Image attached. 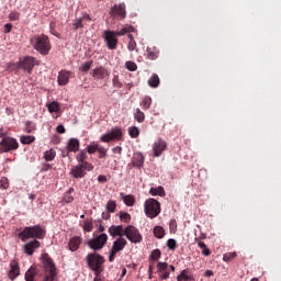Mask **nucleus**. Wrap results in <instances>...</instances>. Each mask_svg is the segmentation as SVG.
Listing matches in <instances>:
<instances>
[{
	"mask_svg": "<svg viewBox=\"0 0 281 281\" xmlns=\"http://www.w3.org/2000/svg\"><path fill=\"white\" fill-rule=\"evenodd\" d=\"M167 247H177V240L175 239H169L167 241Z\"/></svg>",
	"mask_w": 281,
	"mask_h": 281,
	"instance_id": "nucleus-61",
	"label": "nucleus"
},
{
	"mask_svg": "<svg viewBox=\"0 0 281 281\" xmlns=\"http://www.w3.org/2000/svg\"><path fill=\"white\" fill-rule=\"evenodd\" d=\"M71 244H72L74 247H80V245L82 244V238H80L78 236L74 237L71 239Z\"/></svg>",
	"mask_w": 281,
	"mask_h": 281,
	"instance_id": "nucleus-52",
	"label": "nucleus"
},
{
	"mask_svg": "<svg viewBox=\"0 0 281 281\" xmlns=\"http://www.w3.org/2000/svg\"><path fill=\"white\" fill-rule=\"evenodd\" d=\"M109 234L110 236H112L113 238H119L114 241L112 247H126L127 241L126 238H124V226L122 225H112L109 228Z\"/></svg>",
	"mask_w": 281,
	"mask_h": 281,
	"instance_id": "nucleus-6",
	"label": "nucleus"
},
{
	"mask_svg": "<svg viewBox=\"0 0 281 281\" xmlns=\"http://www.w3.org/2000/svg\"><path fill=\"white\" fill-rule=\"evenodd\" d=\"M149 258L150 260H157L158 258H161V250L159 249L153 250Z\"/></svg>",
	"mask_w": 281,
	"mask_h": 281,
	"instance_id": "nucleus-46",
	"label": "nucleus"
},
{
	"mask_svg": "<svg viewBox=\"0 0 281 281\" xmlns=\"http://www.w3.org/2000/svg\"><path fill=\"white\" fill-rule=\"evenodd\" d=\"M46 234L47 231L41 225L26 226L19 233L18 238L25 243L24 247H41V240Z\"/></svg>",
	"mask_w": 281,
	"mask_h": 281,
	"instance_id": "nucleus-1",
	"label": "nucleus"
},
{
	"mask_svg": "<svg viewBox=\"0 0 281 281\" xmlns=\"http://www.w3.org/2000/svg\"><path fill=\"white\" fill-rule=\"evenodd\" d=\"M117 36L115 31H104V41L108 45V49H117Z\"/></svg>",
	"mask_w": 281,
	"mask_h": 281,
	"instance_id": "nucleus-12",
	"label": "nucleus"
},
{
	"mask_svg": "<svg viewBox=\"0 0 281 281\" xmlns=\"http://www.w3.org/2000/svg\"><path fill=\"white\" fill-rule=\"evenodd\" d=\"M115 139H122V130L120 127H113L110 132H106L100 137V142L104 144L115 142Z\"/></svg>",
	"mask_w": 281,
	"mask_h": 281,
	"instance_id": "nucleus-11",
	"label": "nucleus"
},
{
	"mask_svg": "<svg viewBox=\"0 0 281 281\" xmlns=\"http://www.w3.org/2000/svg\"><path fill=\"white\" fill-rule=\"evenodd\" d=\"M76 159L78 164H88L85 159H87V150H81L79 154L76 156Z\"/></svg>",
	"mask_w": 281,
	"mask_h": 281,
	"instance_id": "nucleus-36",
	"label": "nucleus"
},
{
	"mask_svg": "<svg viewBox=\"0 0 281 281\" xmlns=\"http://www.w3.org/2000/svg\"><path fill=\"white\" fill-rule=\"evenodd\" d=\"M144 159L143 153H135L132 157V166L134 168H142L144 166Z\"/></svg>",
	"mask_w": 281,
	"mask_h": 281,
	"instance_id": "nucleus-16",
	"label": "nucleus"
},
{
	"mask_svg": "<svg viewBox=\"0 0 281 281\" xmlns=\"http://www.w3.org/2000/svg\"><path fill=\"white\" fill-rule=\"evenodd\" d=\"M122 249H124V247H113L111 249L110 256H109L110 262H113V260H115V255L117 254V251H122Z\"/></svg>",
	"mask_w": 281,
	"mask_h": 281,
	"instance_id": "nucleus-39",
	"label": "nucleus"
},
{
	"mask_svg": "<svg viewBox=\"0 0 281 281\" xmlns=\"http://www.w3.org/2000/svg\"><path fill=\"white\" fill-rule=\"evenodd\" d=\"M120 221H122L123 223H131V214H128L126 212H121Z\"/></svg>",
	"mask_w": 281,
	"mask_h": 281,
	"instance_id": "nucleus-42",
	"label": "nucleus"
},
{
	"mask_svg": "<svg viewBox=\"0 0 281 281\" xmlns=\"http://www.w3.org/2000/svg\"><path fill=\"white\" fill-rule=\"evenodd\" d=\"M85 21H91V16L87 13H85L81 18H78L75 20V23L72 24L75 30H79V27H83Z\"/></svg>",
	"mask_w": 281,
	"mask_h": 281,
	"instance_id": "nucleus-19",
	"label": "nucleus"
},
{
	"mask_svg": "<svg viewBox=\"0 0 281 281\" xmlns=\"http://www.w3.org/2000/svg\"><path fill=\"white\" fill-rule=\"evenodd\" d=\"M11 150H19V140H16V138L5 136L0 142V153H11Z\"/></svg>",
	"mask_w": 281,
	"mask_h": 281,
	"instance_id": "nucleus-7",
	"label": "nucleus"
},
{
	"mask_svg": "<svg viewBox=\"0 0 281 281\" xmlns=\"http://www.w3.org/2000/svg\"><path fill=\"white\" fill-rule=\"evenodd\" d=\"M9 186L10 184L8 183V178H2L0 180V188H3V190H8Z\"/></svg>",
	"mask_w": 281,
	"mask_h": 281,
	"instance_id": "nucleus-55",
	"label": "nucleus"
},
{
	"mask_svg": "<svg viewBox=\"0 0 281 281\" xmlns=\"http://www.w3.org/2000/svg\"><path fill=\"white\" fill-rule=\"evenodd\" d=\"M128 135L134 139L139 137V128L137 126H133L128 128Z\"/></svg>",
	"mask_w": 281,
	"mask_h": 281,
	"instance_id": "nucleus-40",
	"label": "nucleus"
},
{
	"mask_svg": "<svg viewBox=\"0 0 281 281\" xmlns=\"http://www.w3.org/2000/svg\"><path fill=\"white\" fill-rule=\"evenodd\" d=\"M69 194H71V189H68L67 194L64 196L65 203H71V196Z\"/></svg>",
	"mask_w": 281,
	"mask_h": 281,
	"instance_id": "nucleus-56",
	"label": "nucleus"
},
{
	"mask_svg": "<svg viewBox=\"0 0 281 281\" xmlns=\"http://www.w3.org/2000/svg\"><path fill=\"white\" fill-rule=\"evenodd\" d=\"M149 194L151 196H166V190L164 189V187L150 188Z\"/></svg>",
	"mask_w": 281,
	"mask_h": 281,
	"instance_id": "nucleus-22",
	"label": "nucleus"
},
{
	"mask_svg": "<svg viewBox=\"0 0 281 281\" xmlns=\"http://www.w3.org/2000/svg\"><path fill=\"white\" fill-rule=\"evenodd\" d=\"M86 260L88 262L89 269H91V271H94V276H100V273L104 271L105 259L101 255H98L95 252L88 254Z\"/></svg>",
	"mask_w": 281,
	"mask_h": 281,
	"instance_id": "nucleus-4",
	"label": "nucleus"
},
{
	"mask_svg": "<svg viewBox=\"0 0 281 281\" xmlns=\"http://www.w3.org/2000/svg\"><path fill=\"white\" fill-rule=\"evenodd\" d=\"M202 254H203V256H210V254H212V251H210V248L203 247L202 248Z\"/></svg>",
	"mask_w": 281,
	"mask_h": 281,
	"instance_id": "nucleus-62",
	"label": "nucleus"
},
{
	"mask_svg": "<svg viewBox=\"0 0 281 281\" xmlns=\"http://www.w3.org/2000/svg\"><path fill=\"white\" fill-rule=\"evenodd\" d=\"M42 263L44 266L43 281H55L58 273L56 272V265L54 263V260L49 258V255H42Z\"/></svg>",
	"mask_w": 281,
	"mask_h": 281,
	"instance_id": "nucleus-3",
	"label": "nucleus"
},
{
	"mask_svg": "<svg viewBox=\"0 0 281 281\" xmlns=\"http://www.w3.org/2000/svg\"><path fill=\"white\" fill-rule=\"evenodd\" d=\"M91 76L98 80H104V78H106V70L104 67L94 68L91 72Z\"/></svg>",
	"mask_w": 281,
	"mask_h": 281,
	"instance_id": "nucleus-18",
	"label": "nucleus"
},
{
	"mask_svg": "<svg viewBox=\"0 0 281 281\" xmlns=\"http://www.w3.org/2000/svg\"><path fill=\"white\" fill-rule=\"evenodd\" d=\"M35 65H38V60L32 56H26L19 61L18 69H24L27 74H32Z\"/></svg>",
	"mask_w": 281,
	"mask_h": 281,
	"instance_id": "nucleus-10",
	"label": "nucleus"
},
{
	"mask_svg": "<svg viewBox=\"0 0 281 281\" xmlns=\"http://www.w3.org/2000/svg\"><path fill=\"white\" fill-rule=\"evenodd\" d=\"M44 157L46 161H54L56 159V151L54 149L46 150Z\"/></svg>",
	"mask_w": 281,
	"mask_h": 281,
	"instance_id": "nucleus-37",
	"label": "nucleus"
},
{
	"mask_svg": "<svg viewBox=\"0 0 281 281\" xmlns=\"http://www.w3.org/2000/svg\"><path fill=\"white\" fill-rule=\"evenodd\" d=\"M106 240H109V236L106 234H101L90 240L89 247H104V245H106Z\"/></svg>",
	"mask_w": 281,
	"mask_h": 281,
	"instance_id": "nucleus-15",
	"label": "nucleus"
},
{
	"mask_svg": "<svg viewBox=\"0 0 281 281\" xmlns=\"http://www.w3.org/2000/svg\"><path fill=\"white\" fill-rule=\"evenodd\" d=\"M117 207V205L115 204L114 201H109L105 205L106 212L113 213L115 212V209Z\"/></svg>",
	"mask_w": 281,
	"mask_h": 281,
	"instance_id": "nucleus-45",
	"label": "nucleus"
},
{
	"mask_svg": "<svg viewBox=\"0 0 281 281\" xmlns=\"http://www.w3.org/2000/svg\"><path fill=\"white\" fill-rule=\"evenodd\" d=\"M146 53L148 60H157L159 58V50H157V47H147Z\"/></svg>",
	"mask_w": 281,
	"mask_h": 281,
	"instance_id": "nucleus-21",
	"label": "nucleus"
},
{
	"mask_svg": "<svg viewBox=\"0 0 281 281\" xmlns=\"http://www.w3.org/2000/svg\"><path fill=\"white\" fill-rule=\"evenodd\" d=\"M20 16H21V14L19 12H11L9 14L10 21H19Z\"/></svg>",
	"mask_w": 281,
	"mask_h": 281,
	"instance_id": "nucleus-54",
	"label": "nucleus"
},
{
	"mask_svg": "<svg viewBox=\"0 0 281 281\" xmlns=\"http://www.w3.org/2000/svg\"><path fill=\"white\" fill-rule=\"evenodd\" d=\"M46 106H47L49 113H59L60 112V104L56 101L47 103Z\"/></svg>",
	"mask_w": 281,
	"mask_h": 281,
	"instance_id": "nucleus-28",
	"label": "nucleus"
},
{
	"mask_svg": "<svg viewBox=\"0 0 281 281\" xmlns=\"http://www.w3.org/2000/svg\"><path fill=\"white\" fill-rule=\"evenodd\" d=\"M125 67L128 71H137V64L134 61L130 60L125 63Z\"/></svg>",
	"mask_w": 281,
	"mask_h": 281,
	"instance_id": "nucleus-44",
	"label": "nucleus"
},
{
	"mask_svg": "<svg viewBox=\"0 0 281 281\" xmlns=\"http://www.w3.org/2000/svg\"><path fill=\"white\" fill-rule=\"evenodd\" d=\"M166 148H168V144L166 143V140L159 138L153 145L154 157H161V153H164Z\"/></svg>",
	"mask_w": 281,
	"mask_h": 281,
	"instance_id": "nucleus-14",
	"label": "nucleus"
},
{
	"mask_svg": "<svg viewBox=\"0 0 281 281\" xmlns=\"http://www.w3.org/2000/svg\"><path fill=\"white\" fill-rule=\"evenodd\" d=\"M121 196L123 198V201L127 207H133L135 205V196L133 195H124V193H121Z\"/></svg>",
	"mask_w": 281,
	"mask_h": 281,
	"instance_id": "nucleus-27",
	"label": "nucleus"
},
{
	"mask_svg": "<svg viewBox=\"0 0 281 281\" xmlns=\"http://www.w3.org/2000/svg\"><path fill=\"white\" fill-rule=\"evenodd\" d=\"M24 131L25 133H34L36 131V124L32 121H26Z\"/></svg>",
	"mask_w": 281,
	"mask_h": 281,
	"instance_id": "nucleus-32",
	"label": "nucleus"
},
{
	"mask_svg": "<svg viewBox=\"0 0 281 281\" xmlns=\"http://www.w3.org/2000/svg\"><path fill=\"white\" fill-rule=\"evenodd\" d=\"M112 82H113V86L116 87V89H122L123 85L120 82V77L114 76Z\"/></svg>",
	"mask_w": 281,
	"mask_h": 281,
	"instance_id": "nucleus-53",
	"label": "nucleus"
},
{
	"mask_svg": "<svg viewBox=\"0 0 281 281\" xmlns=\"http://www.w3.org/2000/svg\"><path fill=\"white\" fill-rule=\"evenodd\" d=\"M144 212L148 218H157L161 214V204L159 201L150 198L144 203Z\"/></svg>",
	"mask_w": 281,
	"mask_h": 281,
	"instance_id": "nucleus-5",
	"label": "nucleus"
},
{
	"mask_svg": "<svg viewBox=\"0 0 281 281\" xmlns=\"http://www.w3.org/2000/svg\"><path fill=\"white\" fill-rule=\"evenodd\" d=\"M114 155H122V146H116L112 149Z\"/></svg>",
	"mask_w": 281,
	"mask_h": 281,
	"instance_id": "nucleus-58",
	"label": "nucleus"
},
{
	"mask_svg": "<svg viewBox=\"0 0 281 281\" xmlns=\"http://www.w3.org/2000/svg\"><path fill=\"white\" fill-rule=\"evenodd\" d=\"M11 31H12V24H5L4 25V33L9 34V32H11Z\"/></svg>",
	"mask_w": 281,
	"mask_h": 281,
	"instance_id": "nucleus-63",
	"label": "nucleus"
},
{
	"mask_svg": "<svg viewBox=\"0 0 281 281\" xmlns=\"http://www.w3.org/2000/svg\"><path fill=\"white\" fill-rule=\"evenodd\" d=\"M157 269H158V271L161 273V272H164V271H166L167 269H168V262H161V261H159L158 263H157Z\"/></svg>",
	"mask_w": 281,
	"mask_h": 281,
	"instance_id": "nucleus-48",
	"label": "nucleus"
},
{
	"mask_svg": "<svg viewBox=\"0 0 281 281\" xmlns=\"http://www.w3.org/2000/svg\"><path fill=\"white\" fill-rule=\"evenodd\" d=\"M98 181H99V183H106V181H109V179L106 178V176L100 175L98 177Z\"/></svg>",
	"mask_w": 281,
	"mask_h": 281,
	"instance_id": "nucleus-59",
	"label": "nucleus"
},
{
	"mask_svg": "<svg viewBox=\"0 0 281 281\" xmlns=\"http://www.w3.org/2000/svg\"><path fill=\"white\" fill-rule=\"evenodd\" d=\"M136 47H137V42H135V40H132L128 42L127 49L130 52H135Z\"/></svg>",
	"mask_w": 281,
	"mask_h": 281,
	"instance_id": "nucleus-51",
	"label": "nucleus"
},
{
	"mask_svg": "<svg viewBox=\"0 0 281 281\" xmlns=\"http://www.w3.org/2000/svg\"><path fill=\"white\" fill-rule=\"evenodd\" d=\"M134 119L136 120V122H138V124H142L144 120H146V114H144V112H142V110L137 108L134 113Z\"/></svg>",
	"mask_w": 281,
	"mask_h": 281,
	"instance_id": "nucleus-29",
	"label": "nucleus"
},
{
	"mask_svg": "<svg viewBox=\"0 0 281 281\" xmlns=\"http://www.w3.org/2000/svg\"><path fill=\"white\" fill-rule=\"evenodd\" d=\"M124 236L130 239L131 243L137 244L143 240L142 233L133 225H128L124 228Z\"/></svg>",
	"mask_w": 281,
	"mask_h": 281,
	"instance_id": "nucleus-9",
	"label": "nucleus"
},
{
	"mask_svg": "<svg viewBox=\"0 0 281 281\" xmlns=\"http://www.w3.org/2000/svg\"><path fill=\"white\" fill-rule=\"evenodd\" d=\"M99 148L100 145L98 143H92L86 148V150L87 153H89V155H94L95 153H98Z\"/></svg>",
	"mask_w": 281,
	"mask_h": 281,
	"instance_id": "nucleus-35",
	"label": "nucleus"
},
{
	"mask_svg": "<svg viewBox=\"0 0 281 281\" xmlns=\"http://www.w3.org/2000/svg\"><path fill=\"white\" fill-rule=\"evenodd\" d=\"M99 153V159H105L106 158V148L99 146L98 151Z\"/></svg>",
	"mask_w": 281,
	"mask_h": 281,
	"instance_id": "nucleus-49",
	"label": "nucleus"
},
{
	"mask_svg": "<svg viewBox=\"0 0 281 281\" xmlns=\"http://www.w3.org/2000/svg\"><path fill=\"white\" fill-rule=\"evenodd\" d=\"M154 236L156 238H164V236H166V231L161 226H156L154 228Z\"/></svg>",
	"mask_w": 281,
	"mask_h": 281,
	"instance_id": "nucleus-31",
	"label": "nucleus"
},
{
	"mask_svg": "<svg viewBox=\"0 0 281 281\" xmlns=\"http://www.w3.org/2000/svg\"><path fill=\"white\" fill-rule=\"evenodd\" d=\"M159 76L154 74L148 80V86L151 87V89H157V87H159Z\"/></svg>",
	"mask_w": 281,
	"mask_h": 281,
	"instance_id": "nucleus-26",
	"label": "nucleus"
},
{
	"mask_svg": "<svg viewBox=\"0 0 281 281\" xmlns=\"http://www.w3.org/2000/svg\"><path fill=\"white\" fill-rule=\"evenodd\" d=\"M111 16H120V19H126V4H114L110 9Z\"/></svg>",
	"mask_w": 281,
	"mask_h": 281,
	"instance_id": "nucleus-13",
	"label": "nucleus"
},
{
	"mask_svg": "<svg viewBox=\"0 0 281 281\" xmlns=\"http://www.w3.org/2000/svg\"><path fill=\"white\" fill-rule=\"evenodd\" d=\"M24 254L32 256L34 254V247H24Z\"/></svg>",
	"mask_w": 281,
	"mask_h": 281,
	"instance_id": "nucleus-57",
	"label": "nucleus"
},
{
	"mask_svg": "<svg viewBox=\"0 0 281 281\" xmlns=\"http://www.w3.org/2000/svg\"><path fill=\"white\" fill-rule=\"evenodd\" d=\"M67 82H69V71H60L58 76V83L65 86Z\"/></svg>",
	"mask_w": 281,
	"mask_h": 281,
	"instance_id": "nucleus-24",
	"label": "nucleus"
},
{
	"mask_svg": "<svg viewBox=\"0 0 281 281\" xmlns=\"http://www.w3.org/2000/svg\"><path fill=\"white\" fill-rule=\"evenodd\" d=\"M69 153H71V138L68 139L66 148L61 150V157H69Z\"/></svg>",
	"mask_w": 281,
	"mask_h": 281,
	"instance_id": "nucleus-41",
	"label": "nucleus"
},
{
	"mask_svg": "<svg viewBox=\"0 0 281 281\" xmlns=\"http://www.w3.org/2000/svg\"><path fill=\"white\" fill-rule=\"evenodd\" d=\"M21 274V269L19 268V263H11V269L8 272L10 280H15Z\"/></svg>",
	"mask_w": 281,
	"mask_h": 281,
	"instance_id": "nucleus-17",
	"label": "nucleus"
},
{
	"mask_svg": "<svg viewBox=\"0 0 281 281\" xmlns=\"http://www.w3.org/2000/svg\"><path fill=\"white\" fill-rule=\"evenodd\" d=\"M151 104H153V99L150 97H145L140 102V106L142 109H144V111H148Z\"/></svg>",
	"mask_w": 281,
	"mask_h": 281,
	"instance_id": "nucleus-30",
	"label": "nucleus"
},
{
	"mask_svg": "<svg viewBox=\"0 0 281 281\" xmlns=\"http://www.w3.org/2000/svg\"><path fill=\"white\" fill-rule=\"evenodd\" d=\"M169 229L172 234L177 233V220H171L169 223Z\"/></svg>",
	"mask_w": 281,
	"mask_h": 281,
	"instance_id": "nucleus-50",
	"label": "nucleus"
},
{
	"mask_svg": "<svg viewBox=\"0 0 281 281\" xmlns=\"http://www.w3.org/2000/svg\"><path fill=\"white\" fill-rule=\"evenodd\" d=\"M102 218H103V221H109V218H111V212H109V211L103 212Z\"/></svg>",
	"mask_w": 281,
	"mask_h": 281,
	"instance_id": "nucleus-60",
	"label": "nucleus"
},
{
	"mask_svg": "<svg viewBox=\"0 0 281 281\" xmlns=\"http://www.w3.org/2000/svg\"><path fill=\"white\" fill-rule=\"evenodd\" d=\"M234 258H236V252H226L223 256V260L224 262H231V260H234Z\"/></svg>",
	"mask_w": 281,
	"mask_h": 281,
	"instance_id": "nucleus-43",
	"label": "nucleus"
},
{
	"mask_svg": "<svg viewBox=\"0 0 281 281\" xmlns=\"http://www.w3.org/2000/svg\"><path fill=\"white\" fill-rule=\"evenodd\" d=\"M83 232H93V220H86L82 224Z\"/></svg>",
	"mask_w": 281,
	"mask_h": 281,
	"instance_id": "nucleus-33",
	"label": "nucleus"
},
{
	"mask_svg": "<svg viewBox=\"0 0 281 281\" xmlns=\"http://www.w3.org/2000/svg\"><path fill=\"white\" fill-rule=\"evenodd\" d=\"M20 142L21 144H24V145L34 144V142H36V137L23 135L20 137Z\"/></svg>",
	"mask_w": 281,
	"mask_h": 281,
	"instance_id": "nucleus-34",
	"label": "nucleus"
},
{
	"mask_svg": "<svg viewBox=\"0 0 281 281\" xmlns=\"http://www.w3.org/2000/svg\"><path fill=\"white\" fill-rule=\"evenodd\" d=\"M56 131H57V133L63 134V133H65V126H64V125H58V126L56 127Z\"/></svg>",
	"mask_w": 281,
	"mask_h": 281,
	"instance_id": "nucleus-64",
	"label": "nucleus"
},
{
	"mask_svg": "<svg viewBox=\"0 0 281 281\" xmlns=\"http://www.w3.org/2000/svg\"><path fill=\"white\" fill-rule=\"evenodd\" d=\"M190 281L192 280V274H190V270L184 269L181 271V273L177 277V281Z\"/></svg>",
	"mask_w": 281,
	"mask_h": 281,
	"instance_id": "nucleus-25",
	"label": "nucleus"
},
{
	"mask_svg": "<svg viewBox=\"0 0 281 281\" xmlns=\"http://www.w3.org/2000/svg\"><path fill=\"white\" fill-rule=\"evenodd\" d=\"M85 170L91 172V170H93V165L90 162L78 164L71 169V175L75 179H82L87 175V171Z\"/></svg>",
	"mask_w": 281,
	"mask_h": 281,
	"instance_id": "nucleus-8",
	"label": "nucleus"
},
{
	"mask_svg": "<svg viewBox=\"0 0 281 281\" xmlns=\"http://www.w3.org/2000/svg\"><path fill=\"white\" fill-rule=\"evenodd\" d=\"M80 150V140L78 138H71V151L78 153Z\"/></svg>",
	"mask_w": 281,
	"mask_h": 281,
	"instance_id": "nucleus-38",
	"label": "nucleus"
},
{
	"mask_svg": "<svg viewBox=\"0 0 281 281\" xmlns=\"http://www.w3.org/2000/svg\"><path fill=\"white\" fill-rule=\"evenodd\" d=\"M91 65H93V61H86L80 66V71H89L91 69Z\"/></svg>",
	"mask_w": 281,
	"mask_h": 281,
	"instance_id": "nucleus-47",
	"label": "nucleus"
},
{
	"mask_svg": "<svg viewBox=\"0 0 281 281\" xmlns=\"http://www.w3.org/2000/svg\"><path fill=\"white\" fill-rule=\"evenodd\" d=\"M38 276V269L36 268H30L25 273V280L26 281H34V278Z\"/></svg>",
	"mask_w": 281,
	"mask_h": 281,
	"instance_id": "nucleus-23",
	"label": "nucleus"
},
{
	"mask_svg": "<svg viewBox=\"0 0 281 281\" xmlns=\"http://www.w3.org/2000/svg\"><path fill=\"white\" fill-rule=\"evenodd\" d=\"M119 36H125V34H131L135 32V27L131 24H125L120 31H114Z\"/></svg>",
	"mask_w": 281,
	"mask_h": 281,
	"instance_id": "nucleus-20",
	"label": "nucleus"
},
{
	"mask_svg": "<svg viewBox=\"0 0 281 281\" xmlns=\"http://www.w3.org/2000/svg\"><path fill=\"white\" fill-rule=\"evenodd\" d=\"M31 45L38 52V54H42V56H47L52 49L49 37L45 34L33 36L31 38Z\"/></svg>",
	"mask_w": 281,
	"mask_h": 281,
	"instance_id": "nucleus-2",
	"label": "nucleus"
}]
</instances>
